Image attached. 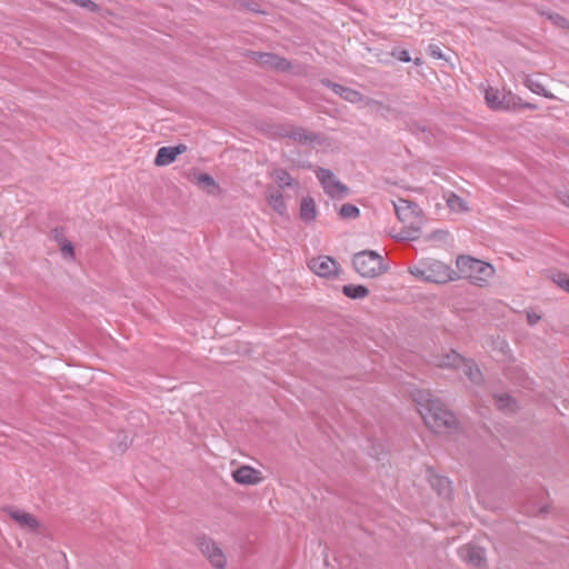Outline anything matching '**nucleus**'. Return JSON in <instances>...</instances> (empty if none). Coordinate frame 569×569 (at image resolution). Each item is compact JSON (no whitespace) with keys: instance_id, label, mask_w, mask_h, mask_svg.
Instances as JSON below:
<instances>
[{"instance_id":"1","label":"nucleus","mask_w":569,"mask_h":569,"mask_svg":"<svg viewBox=\"0 0 569 569\" xmlns=\"http://www.w3.org/2000/svg\"><path fill=\"white\" fill-rule=\"evenodd\" d=\"M398 220L403 224L398 239L413 241L419 239L423 222L422 211L419 206L410 200L399 198L393 202Z\"/></svg>"},{"instance_id":"2","label":"nucleus","mask_w":569,"mask_h":569,"mask_svg":"<svg viewBox=\"0 0 569 569\" xmlns=\"http://www.w3.org/2000/svg\"><path fill=\"white\" fill-rule=\"evenodd\" d=\"M426 426L433 432L453 429L457 426L455 415L445 408L440 400L428 399L423 410L420 411Z\"/></svg>"},{"instance_id":"3","label":"nucleus","mask_w":569,"mask_h":569,"mask_svg":"<svg viewBox=\"0 0 569 569\" xmlns=\"http://www.w3.org/2000/svg\"><path fill=\"white\" fill-rule=\"evenodd\" d=\"M460 277L468 278L472 284L482 287L495 273L493 267L470 256H459L456 261Z\"/></svg>"},{"instance_id":"4","label":"nucleus","mask_w":569,"mask_h":569,"mask_svg":"<svg viewBox=\"0 0 569 569\" xmlns=\"http://www.w3.org/2000/svg\"><path fill=\"white\" fill-rule=\"evenodd\" d=\"M352 266L356 272L363 278H376L388 270V266L383 263V258L375 250H363L355 253Z\"/></svg>"},{"instance_id":"5","label":"nucleus","mask_w":569,"mask_h":569,"mask_svg":"<svg viewBox=\"0 0 569 569\" xmlns=\"http://www.w3.org/2000/svg\"><path fill=\"white\" fill-rule=\"evenodd\" d=\"M315 172L323 188V191L331 199L341 200L349 196L350 189L340 180L336 179L331 170L318 167Z\"/></svg>"},{"instance_id":"6","label":"nucleus","mask_w":569,"mask_h":569,"mask_svg":"<svg viewBox=\"0 0 569 569\" xmlns=\"http://www.w3.org/2000/svg\"><path fill=\"white\" fill-rule=\"evenodd\" d=\"M485 99L488 107L492 110H511L520 104V97L511 91H500L492 87L486 89Z\"/></svg>"},{"instance_id":"7","label":"nucleus","mask_w":569,"mask_h":569,"mask_svg":"<svg viewBox=\"0 0 569 569\" xmlns=\"http://www.w3.org/2000/svg\"><path fill=\"white\" fill-rule=\"evenodd\" d=\"M427 282L447 283L460 278L459 273L439 260H427Z\"/></svg>"},{"instance_id":"8","label":"nucleus","mask_w":569,"mask_h":569,"mask_svg":"<svg viewBox=\"0 0 569 569\" xmlns=\"http://www.w3.org/2000/svg\"><path fill=\"white\" fill-rule=\"evenodd\" d=\"M197 546L214 568L223 569L226 567V557L211 538L206 536L198 537Z\"/></svg>"},{"instance_id":"9","label":"nucleus","mask_w":569,"mask_h":569,"mask_svg":"<svg viewBox=\"0 0 569 569\" xmlns=\"http://www.w3.org/2000/svg\"><path fill=\"white\" fill-rule=\"evenodd\" d=\"M458 556L461 560L475 568L487 567L486 549L477 543H466L458 549Z\"/></svg>"},{"instance_id":"10","label":"nucleus","mask_w":569,"mask_h":569,"mask_svg":"<svg viewBox=\"0 0 569 569\" xmlns=\"http://www.w3.org/2000/svg\"><path fill=\"white\" fill-rule=\"evenodd\" d=\"M309 269L322 278H332L338 274L340 264L329 256H319L308 261Z\"/></svg>"},{"instance_id":"11","label":"nucleus","mask_w":569,"mask_h":569,"mask_svg":"<svg viewBox=\"0 0 569 569\" xmlns=\"http://www.w3.org/2000/svg\"><path fill=\"white\" fill-rule=\"evenodd\" d=\"M249 56L266 69L287 71L290 68V62L276 53L250 51Z\"/></svg>"},{"instance_id":"12","label":"nucleus","mask_w":569,"mask_h":569,"mask_svg":"<svg viewBox=\"0 0 569 569\" xmlns=\"http://www.w3.org/2000/svg\"><path fill=\"white\" fill-rule=\"evenodd\" d=\"M320 83L323 87L332 90L336 94H338L340 98H342L343 100H346L348 102L358 103V102L362 101V99H363V96L361 92H359L352 88L336 83V82L331 81L330 79L322 78V79H320Z\"/></svg>"},{"instance_id":"13","label":"nucleus","mask_w":569,"mask_h":569,"mask_svg":"<svg viewBox=\"0 0 569 569\" xmlns=\"http://www.w3.org/2000/svg\"><path fill=\"white\" fill-rule=\"evenodd\" d=\"M187 146L183 143H179L172 147H161L156 154L154 164L158 167H163L171 164L176 161L178 156L182 154L187 151Z\"/></svg>"},{"instance_id":"14","label":"nucleus","mask_w":569,"mask_h":569,"mask_svg":"<svg viewBox=\"0 0 569 569\" xmlns=\"http://www.w3.org/2000/svg\"><path fill=\"white\" fill-rule=\"evenodd\" d=\"M232 478L239 485H258L263 479L261 472L250 466H241L233 470Z\"/></svg>"},{"instance_id":"15","label":"nucleus","mask_w":569,"mask_h":569,"mask_svg":"<svg viewBox=\"0 0 569 569\" xmlns=\"http://www.w3.org/2000/svg\"><path fill=\"white\" fill-rule=\"evenodd\" d=\"M6 512L10 516L12 520H14L21 528H27L31 531H37L40 527L39 521L34 516L29 512L21 511L13 507H7Z\"/></svg>"},{"instance_id":"16","label":"nucleus","mask_w":569,"mask_h":569,"mask_svg":"<svg viewBox=\"0 0 569 569\" xmlns=\"http://www.w3.org/2000/svg\"><path fill=\"white\" fill-rule=\"evenodd\" d=\"M266 201L280 216L287 213V204L280 190L269 186L266 190Z\"/></svg>"},{"instance_id":"17","label":"nucleus","mask_w":569,"mask_h":569,"mask_svg":"<svg viewBox=\"0 0 569 569\" xmlns=\"http://www.w3.org/2000/svg\"><path fill=\"white\" fill-rule=\"evenodd\" d=\"M318 214L317 204L313 198L303 197L300 201L299 218L305 223H310L316 220Z\"/></svg>"},{"instance_id":"18","label":"nucleus","mask_w":569,"mask_h":569,"mask_svg":"<svg viewBox=\"0 0 569 569\" xmlns=\"http://www.w3.org/2000/svg\"><path fill=\"white\" fill-rule=\"evenodd\" d=\"M341 292L351 300H360L367 298L370 291L363 284L349 283L341 287Z\"/></svg>"},{"instance_id":"19","label":"nucleus","mask_w":569,"mask_h":569,"mask_svg":"<svg viewBox=\"0 0 569 569\" xmlns=\"http://www.w3.org/2000/svg\"><path fill=\"white\" fill-rule=\"evenodd\" d=\"M289 138L295 141L301 142V143L319 142V139H320L319 134L313 133V132H308L307 130H305L301 127H291L290 132H289Z\"/></svg>"},{"instance_id":"20","label":"nucleus","mask_w":569,"mask_h":569,"mask_svg":"<svg viewBox=\"0 0 569 569\" xmlns=\"http://www.w3.org/2000/svg\"><path fill=\"white\" fill-rule=\"evenodd\" d=\"M430 485L443 498H449L452 492L451 482L447 477L435 476L431 478Z\"/></svg>"},{"instance_id":"21","label":"nucleus","mask_w":569,"mask_h":569,"mask_svg":"<svg viewBox=\"0 0 569 569\" xmlns=\"http://www.w3.org/2000/svg\"><path fill=\"white\" fill-rule=\"evenodd\" d=\"M196 180L197 184L201 189L207 190L209 194H216L220 189L219 184L209 173L201 172L197 176Z\"/></svg>"},{"instance_id":"22","label":"nucleus","mask_w":569,"mask_h":569,"mask_svg":"<svg viewBox=\"0 0 569 569\" xmlns=\"http://www.w3.org/2000/svg\"><path fill=\"white\" fill-rule=\"evenodd\" d=\"M523 83L531 92L536 94L542 96L547 99H556L551 92L546 90L540 82L533 80L530 76H525Z\"/></svg>"},{"instance_id":"23","label":"nucleus","mask_w":569,"mask_h":569,"mask_svg":"<svg viewBox=\"0 0 569 569\" xmlns=\"http://www.w3.org/2000/svg\"><path fill=\"white\" fill-rule=\"evenodd\" d=\"M272 177L281 189L298 186V182L293 180L286 169H276L272 172Z\"/></svg>"},{"instance_id":"24","label":"nucleus","mask_w":569,"mask_h":569,"mask_svg":"<svg viewBox=\"0 0 569 569\" xmlns=\"http://www.w3.org/2000/svg\"><path fill=\"white\" fill-rule=\"evenodd\" d=\"M496 406L500 410L516 411L517 401L508 393H500L495 397Z\"/></svg>"},{"instance_id":"25","label":"nucleus","mask_w":569,"mask_h":569,"mask_svg":"<svg viewBox=\"0 0 569 569\" xmlns=\"http://www.w3.org/2000/svg\"><path fill=\"white\" fill-rule=\"evenodd\" d=\"M465 361V358L455 350H451L447 355L442 357L439 362L440 367H458L460 363Z\"/></svg>"},{"instance_id":"26","label":"nucleus","mask_w":569,"mask_h":569,"mask_svg":"<svg viewBox=\"0 0 569 569\" xmlns=\"http://www.w3.org/2000/svg\"><path fill=\"white\" fill-rule=\"evenodd\" d=\"M339 216L342 219H357L360 216V209L352 203H343L339 209Z\"/></svg>"},{"instance_id":"27","label":"nucleus","mask_w":569,"mask_h":569,"mask_svg":"<svg viewBox=\"0 0 569 569\" xmlns=\"http://www.w3.org/2000/svg\"><path fill=\"white\" fill-rule=\"evenodd\" d=\"M132 443V438L126 433L120 432L117 435L116 442H114V450L119 453H123Z\"/></svg>"},{"instance_id":"28","label":"nucleus","mask_w":569,"mask_h":569,"mask_svg":"<svg viewBox=\"0 0 569 569\" xmlns=\"http://www.w3.org/2000/svg\"><path fill=\"white\" fill-rule=\"evenodd\" d=\"M447 206L452 210V211H465L467 210V206H466V202L462 198H460L459 196H457L456 193H450L449 197L447 198Z\"/></svg>"},{"instance_id":"29","label":"nucleus","mask_w":569,"mask_h":569,"mask_svg":"<svg viewBox=\"0 0 569 569\" xmlns=\"http://www.w3.org/2000/svg\"><path fill=\"white\" fill-rule=\"evenodd\" d=\"M547 19L549 21H551L552 24H555L556 27L560 28V29H563V30H568L569 29V21L567 18H565L563 16L557 13V12H548V13H545Z\"/></svg>"},{"instance_id":"30","label":"nucleus","mask_w":569,"mask_h":569,"mask_svg":"<svg viewBox=\"0 0 569 569\" xmlns=\"http://www.w3.org/2000/svg\"><path fill=\"white\" fill-rule=\"evenodd\" d=\"M428 264L427 260L422 261L419 266H412L409 267V272L415 276L418 279H422L423 281H427V271Z\"/></svg>"},{"instance_id":"31","label":"nucleus","mask_w":569,"mask_h":569,"mask_svg":"<svg viewBox=\"0 0 569 569\" xmlns=\"http://www.w3.org/2000/svg\"><path fill=\"white\" fill-rule=\"evenodd\" d=\"M552 281L565 291L569 292V276L565 272H557L552 276Z\"/></svg>"},{"instance_id":"32","label":"nucleus","mask_w":569,"mask_h":569,"mask_svg":"<svg viewBox=\"0 0 569 569\" xmlns=\"http://www.w3.org/2000/svg\"><path fill=\"white\" fill-rule=\"evenodd\" d=\"M60 251L63 254V257H66V258H73L74 257V247H73L72 242L69 241L68 239L63 240L60 243Z\"/></svg>"},{"instance_id":"33","label":"nucleus","mask_w":569,"mask_h":569,"mask_svg":"<svg viewBox=\"0 0 569 569\" xmlns=\"http://www.w3.org/2000/svg\"><path fill=\"white\" fill-rule=\"evenodd\" d=\"M74 4L87 9L91 12H97L99 10V6L94 3L92 0H71Z\"/></svg>"},{"instance_id":"34","label":"nucleus","mask_w":569,"mask_h":569,"mask_svg":"<svg viewBox=\"0 0 569 569\" xmlns=\"http://www.w3.org/2000/svg\"><path fill=\"white\" fill-rule=\"evenodd\" d=\"M270 128L272 129V137L289 138L290 128L288 129L281 124H271Z\"/></svg>"},{"instance_id":"35","label":"nucleus","mask_w":569,"mask_h":569,"mask_svg":"<svg viewBox=\"0 0 569 569\" xmlns=\"http://www.w3.org/2000/svg\"><path fill=\"white\" fill-rule=\"evenodd\" d=\"M466 375L472 382H479L482 378L481 371L478 367H471L469 366L466 370Z\"/></svg>"},{"instance_id":"36","label":"nucleus","mask_w":569,"mask_h":569,"mask_svg":"<svg viewBox=\"0 0 569 569\" xmlns=\"http://www.w3.org/2000/svg\"><path fill=\"white\" fill-rule=\"evenodd\" d=\"M392 56L402 62L411 61V57H410L409 52L405 49H399V48L393 49Z\"/></svg>"},{"instance_id":"37","label":"nucleus","mask_w":569,"mask_h":569,"mask_svg":"<svg viewBox=\"0 0 569 569\" xmlns=\"http://www.w3.org/2000/svg\"><path fill=\"white\" fill-rule=\"evenodd\" d=\"M50 237L51 239H53L56 242H58V244L60 246V243L63 241V240H67V238L64 237L63 234V229L62 228H59V227H56L53 228L51 231H50Z\"/></svg>"},{"instance_id":"38","label":"nucleus","mask_w":569,"mask_h":569,"mask_svg":"<svg viewBox=\"0 0 569 569\" xmlns=\"http://www.w3.org/2000/svg\"><path fill=\"white\" fill-rule=\"evenodd\" d=\"M367 106L370 107V108L377 107L378 110H385L387 112H389L391 110L390 106H386L381 101H378V100H375V99H368Z\"/></svg>"},{"instance_id":"39","label":"nucleus","mask_w":569,"mask_h":569,"mask_svg":"<svg viewBox=\"0 0 569 569\" xmlns=\"http://www.w3.org/2000/svg\"><path fill=\"white\" fill-rule=\"evenodd\" d=\"M541 320V315L535 311H527V322L530 326H535Z\"/></svg>"},{"instance_id":"40","label":"nucleus","mask_w":569,"mask_h":569,"mask_svg":"<svg viewBox=\"0 0 569 569\" xmlns=\"http://www.w3.org/2000/svg\"><path fill=\"white\" fill-rule=\"evenodd\" d=\"M428 50H429L430 56L433 57L435 59H442L443 58L442 51H441L439 46H437V44H429Z\"/></svg>"},{"instance_id":"41","label":"nucleus","mask_w":569,"mask_h":569,"mask_svg":"<svg viewBox=\"0 0 569 569\" xmlns=\"http://www.w3.org/2000/svg\"><path fill=\"white\" fill-rule=\"evenodd\" d=\"M447 236H448V232L445 231V230H435L431 233L430 238L431 239H437V240H445Z\"/></svg>"},{"instance_id":"42","label":"nucleus","mask_w":569,"mask_h":569,"mask_svg":"<svg viewBox=\"0 0 569 569\" xmlns=\"http://www.w3.org/2000/svg\"><path fill=\"white\" fill-rule=\"evenodd\" d=\"M497 348H499L500 351L506 353V351L509 349V345L505 339H499L497 341Z\"/></svg>"},{"instance_id":"43","label":"nucleus","mask_w":569,"mask_h":569,"mask_svg":"<svg viewBox=\"0 0 569 569\" xmlns=\"http://www.w3.org/2000/svg\"><path fill=\"white\" fill-rule=\"evenodd\" d=\"M517 107L519 108H522V109H528V110H537V104L535 103H530V102H522L520 100V104H517Z\"/></svg>"},{"instance_id":"44","label":"nucleus","mask_w":569,"mask_h":569,"mask_svg":"<svg viewBox=\"0 0 569 569\" xmlns=\"http://www.w3.org/2000/svg\"><path fill=\"white\" fill-rule=\"evenodd\" d=\"M559 199H560V201H561L565 206L569 207V192H565V193H562V194L559 197Z\"/></svg>"},{"instance_id":"45","label":"nucleus","mask_w":569,"mask_h":569,"mask_svg":"<svg viewBox=\"0 0 569 569\" xmlns=\"http://www.w3.org/2000/svg\"><path fill=\"white\" fill-rule=\"evenodd\" d=\"M247 8L250 10V11H253V12H260L259 10V4L257 2H250L247 4Z\"/></svg>"},{"instance_id":"46","label":"nucleus","mask_w":569,"mask_h":569,"mask_svg":"<svg viewBox=\"0 0 569 569\" xmlns=\"http://www.w3.org/2000/svg\"><path fill=\"white\" fill-rule=\"evenodd\" d=\"M549 511V506L548 505H545L542 506L540 509H539V513L540 515H545Z\"/></svg>"},{"instance_id":"47","label":"nucleus","mask_w":569,"mask_h":569,"mask_svg":"<svg viewBox=\"0 0 569 569\" xmlns=\"http://www.w3.org/2000/svg\"><path fill=\"white\" fill-rule=\"evenodd\" d=\"M270 126H271V124H266V128L263 129V131H264L268 136L272 137V129L270 128Z\"/></svg>"},{"instance_id":"48","label":"nucleus","mask_w":569,"mask_h":569,"mask_svg":"<svg viewBox=\"0 0 569 569\" xmlns=\"http://www.w3.org/2000/svg\"><path fill=\"white\" fill-rule=\"evenodd\" d=\"M413 62H415V64H417V66H419V64H421V63H422V61H421V59H420V58H416V59L413 60Z\"/></svg>"},{"instance_id":"49","label":"nucleus","mask_w":569,"mask_h":569,"mask_svg":"<svg viewBox=\"0 0 569 569\" xmlns=\"http://www.w3.org/2000/svg\"><path fill=\"white\" fill-rule=\"evenodd\" d=\"M416 128H417L418 130H420V131H423V132L426 131V129H425V128H422V127H420V126H416Z\"/></svg>"}]
</instances>
